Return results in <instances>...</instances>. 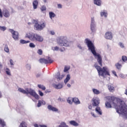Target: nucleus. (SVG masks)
I'll list each match as a JSON object with an SVG mask.
<instances>
[{
	"mask_svg": "<svg viewBox=\"0 0 127 127\" xmlns=\"http://www.w3.org/2000/svg\"><path fill=\"white\" fill-rule=\"evenodd\" d=\"M107 100V101L105 103L107 109H111L113 105L115 107L117 113L121 115L124 119L127 120V106L124 101L114 96H108Z\"/></svg>",
	"mask_w": 127,
	"mask_h": 127,
	"instance_id": "obj_1",
	"label": "nucleus"
},
{
	"mask_svg": "<svg viewBox=\"0 0 127 127\" xmlns=\"http://www.w3.org/2000/svg\"><path fill=\"white\" fill-rule=\"evenodd\" d=\"M85 42L88 47V50L91 51L95 59H97L99 65L102 67L103 66V59H102V56L100 54L97 53V52H96V48L92 41L88 39H86Z\"/></svg>",
	"mask_w": 127,
	"mask_h": 127,
	"instance_id": "obj_2",
	"label": "nucleus"
},
{
	"mask_svg": "<svg viewBox=\"0 0 127 127\" xmlns=\"http://www.w3.org/2000/svg\"><path fill=\"white\" fill-rule=\"evenodd\" d=\"M94 67H95L97 70L99 76L106 78L107 76H109V77L111 76V74H110V69H109L108 67L104 66L102 68L97 64H95Z\"/></svg>",
	"mask_w": 127,
	"mask_h": 127,
	"instance_id": "obj_3",
	"label": "nucleus"
},
{
	"mask_svg": "<svg viewBox=\"0 0 127 127\" xmlns=\"http://www.w3.org/2000/svg\"><path fill=\"white\" fill-rule=\"evenodd\" d=\"M26 38H29L31 41L35 42H43V37L41 35L32 32L27 33L25 35Z\"/></svg>",
	"mask_w": 127,
	"mask_h": 127,
	"instance_id": "obj_4",
	"label": "nucleus"
},
{
	"mask_svg": "<svg viewBox=\"0 0 127 127\" xmlns=\"http://www.w3.org/2000/svg\"><path fill=\"white\" fill-rule=\"evenodd\" d=\"M18 91L20 92V93H22V94H25V95H30V96H32V97H34L36 100H39V95L36 93L35 90L31 88H26L25 90L22 88L18 89Z\"/></svg>",
	"mask_w": 127,
	"mask_h": 127,
	"instance_id": "obj_5",
	"label": "nucleus"
},
{
	"mask_svg": "<svg viewBox=\"0 0 127 127\" xmlns=\"http://www.w3.org/2000/svg\"><path fill=\"white\" fill-rule=\"evenodd\" d=\"M46 26V23H43L41 24H38L37 21H36L35 22L34 27L36 30H38V31H41V30H43V29L45 28Z\"/></svg>",
	"mask_w": 127,
	"mask_h": 127,
	"instance_id": "obj_6",
	"label": "nucleus"
},
{
	"mask_svg": "<svg viewBox=\"0 0 127 127\" xmlns=\"http://www.w3.org/2000/svg\"><path fill=\"white\" fill-rule=\"evenodd\" d=\"M8 31L11 33L12 37L14 40H18V38H19V33H18V32L14 31L12 29H9Z\"/></svg>",
	"mask_w": 127,
	"mask_h": 127,
	"instance_id": "obj_7",
	"label": "nucleus"
},
{
	"mask_svg": "<svg viewBox=\"0 0 127 127\" xmlns=\"http://www.w3.org/2000/svg\"><path fill=\"white\" fill-rule=\"evenodd\" d=\"M96 26H97V24H96L95 18L94 17H91V24H90V30L92 32H96Z\"/></svg>",
	"mask_w": 127,
	"mask_h": 127,
	"instance_id": "obj_8",
	"label": "nucleus"
},
{
	"mask_svg": "<svg viewBox=\"0 0 127 127\" xmlns=\"http://www.w3.org/2000/svg\"><path fill=\"white\" fill-rule=\"evenodd\" d=\"M67 39L66 36H60L57 38L58 44L61 46L63 43Z\"/></svg>",
	"mask_w": 127,
	"mask_h": 127,
	"instance_id": "obj_9",
	"label": "nucleus"
},
{
	"mask_svg": "<svg viewBox=\"0 0 127 127\" xmlns=\"http://www.w3.org/2000/svg\"><path fill=\"white\" fill-rule=\"evenodd\" d=\"M39 62L40 63L44 64H48V63H53V61L50 58V57H48V60L45 59H40L39 60Z\"/></svg>",
	"mask_w": 127,
	"mask_h": 127,
	"instance_id": "obj_10",
	"label": "nucleus"
},
{
	"mask_svg": "<svg viewBox=\"0 0 127 127\" xmlns=\"http://www.w3.org/2000/svg\"><path fill=\"white\" fill-rule=\"evenodd\" d=\"M92 106L93 107H99L100 105V98L98 97H94L92 100Z\"/></svg>",
	"mask_w": 127,
	"mask_h": 127,
	"instance_id": "obj_11",
	"label": "nucleus"
},
{
	"mask_svg": "<svg viewBox=\"0 0 127 127\" xmlns=\"http://www.w3.org/2000/svg\"><path fill=\"white\" fill-rule=\"evenodd\" d=\"M104 37L106 39L111 40L113 39V33L111 32H107L105 33Z\"/></svg>",
	"mask_w": 127,
	"mask_h": 127,
	"instance_id": "obj_12",
	"label": "nucleus"
},
{
	"mask_svg": "<svg viewBox=\"0 0 127 127\" xmlns=\"http://www.w3.org/2000/svg\"><path fill=\"white\" fill-rule=\"evenodd\" d=\"M71 46V41H68L66 39L64 41L63 44H61V46H64L65 47H69Z\"/></svg>",
	"mask_w": 127,
	"mask_h": 127,
	"instance_id": "obj_13",
	"label": "nucleus"
},
{
	"mask_svg": "<svg viewBox=\"0 0 127 127\" xmlns=\"http://www.w3.org/2000/svg\"><path fill=\"white\" fill-rule=\"evenodd\" d=\"M47 109L49 110V111H52V112H55L56 113H57V112H58V109L53 107L51 105H48Z\"/></svg>",
	"mask_w": 127,
	"mask_h": 127,
	"instance_id": "obj_14",
	"label": "nucleus"
},
{
	"mask_svg": "<svg viewBox=\"0 0 127 127\" xmlns=\"http://www.w3.org/2000/svg\"><path fill=\"white\" fill-rule=\"evenodd\" d=\"M100 16L101 17L106 18V17H108V11L105 9L101 10L100 12Z\"/></svg>",
	"mask_w": 127,
	"mask_h": 127,
	"instance_id": "obj_15",
	"label": "nucleus"
},
{
	"mask_svg": "<svg viewBox=\"0 0 127 127\" xmlns=\"http://www.w3.org/2000/svg\"><path fill=\"white\" fill-rule=\"evenodd\" d=\"M55 78H56L58 81H60L62 80L63 78H64V74L61 75L60 72H57L56 75H55Z\"/></svg>",
	"mask_w": 127,
	"mask_h": 127,
	"instance_id": "obj_16",
	"label": "nucleus"
},
{
	"mask_svg": "<svg viewBox=\"0 0 127 127\" xmlns=\"http://www.w3.org/2000/svg\"><path fill=\"white\" fill-rule=\"evenodd\" d=\"M95 112L97 115L99 116H102L103 115V111H102V109H101V107L99 106H97L95 108Z\"/></svg>",
	"mask_w": 127,
	"mask_h": 127,
	"instance_id": "obj_17",
	"label": "nucleus"
},
{
	"mask_svg": "<svg viewBox=\"0 0 127 127\" xmlns=\"http://www.w3.org/2000/svg\"><path fill=\"white\" fill-rule=\"evenodd\" d=\"M3 15L5 17H9L10 16V13L9 12V11L6 9H4L3 10Z\"/></svg>",
	"mask_w": 127,
	"mask_h": 127,
	"instance_id": "obj_18",
	"label": "nucleus"
},
{
	"mask_svg": "<svg viewBox=\"0 0 127 127\" xmlns=\"http://www.w3.org/2000/svg\"><path fill=\"white\" fill-rule=\"evenodd\" d=\"M120 62H122V61H120L119 63H117L115 64V67L118 69L119 71H121L122 69V67H123V65L120 64Z\"/></svg>",
	"mask_w": 127,
	"mask_h": 127,
	"instance_id": "obj_19",
	"label": "nucleus"
},
{
	"mask_svg": "<svg viewBox=\"0 0 127 127\" xmlns=\"http://www.w3.org/2000/svg\"><path fill=\"white\" fill-rule=\"evenodd\" d=\"M93 2L94 4L97 5L98 6H101V5H102L101 0H94Z\"/></svg>",
	"mask_w": 127,
	"mask_h": 127,
	"instance_id": "obj_20",
	"label": "nucleus"
},
{
	"mask_svg": "<svg viewBox=\"0 0 127 127\" xmlns=\"http://www.w3.org/2000/svg\"><path fill=\"white\" fill-rule=\"evenodd\" d=\"M72 101L76 105H80V104H81V102H80V100H79V99H78L77 98H72Z\"/></svg>",
	"mask_w": 127,
	"mask_h": 127,
	"instance_id": "obj_21",
	"label": "nucleus"
},
{
	"mask_svg": "<svg viewBox=\"0 0 127 127\" xmlns=\"http://www.w3.org/2000/svg\"><path fill=\"white\" fill-rule=\"evenodd\" d=\"M38 6V1L37 0H35L33 1V7L34 9H36Z\"/></svg>",
	"mask_w": 127,
	"mask_h": 127,
	"instance_id": "obj_22",
	"label": "nucleus"
},
{
	"mask_svg": "<svg viewBox=\"0 0 127 127\" xmlns=\"http://www.w3.org/2000/svg\"><path fill=\"white\" fill-rule=\"evenodd\" d=\"M54 88H55V89H57L58 90L59 89H62V88H63V84H61V83H59L58 84H55L54 85Z\"/></svg>",
	"mask_w": 127,
	"mask_h": 127,
	"instance_id": "obj_23",
	"label": "nucleus"
},
{
	"mask_svg": "<svg viewBox=\"0 0 127 127\" xmlns=\"http://www.w3.org/2000/svg\"><path fill=\"white\" fill-rule=\"evenodd\" d=\"M69 124L71 126H73V127H78L79 126V124L78 123L76 122L75 121H69Z\"/></svg>",
	"mask_w": 127,
	"mask_h": 127,
	"instance_id": "obj_24",
	"label": "nucleus"
},
{
	"mask_svg": "<svg viewBox=\"0 0 127 127\" xmlns=\"http://www.w3.org/2000/svg\"><path fill=\"white\" fill-rule=\"evenodd\" d=\"M92 92L94 95H100V94H101V92H100V90L96 88H93Z\"/></svg>",
	"mask_w": 127,
	"mask_h": 127,
	"instance_id": "obj_25",
	"label": "nucleus"
},
{
	"mask_svg": "<svg viewBox=\"0 0 127 127\" xmlns=\"http://www.w3.org/2000/svg\"><path fill=\"white\" fill-rule=\"evenodd\" d=\"M49 14L50 18H51V19H53V18H54V17L56 16V14H55V13L52 11L49 12Z\"/></svg>",
	"mask_w": 127,
	"mask_h": 127,
	"instance_id": "obj_26",
	"label": "nucleus"
},
{
	"mask_svg": "<svg viewBox=\"0 0 127 127\" xmlns=\"http://www.w3.org/2000/svg\"><path fill=\"white\" fill-rule=\"evenodd\" d=\"M71 79V76H70V74H67L66 78L64 80V83L65 84H67L68 82H69V80Z\"/></svg>",
	"mask_w": 127,
	"mask_h": 127,
	"instance_id": "obj_27",
	"label": "nucleus"
},
{
	"mask_svg": "<svg viewBox=\"0 0 127 127\" xmlns=\"http://www.w3.org/2000/svg\"><path fill=\"white\" fill-rule=\"evenodd\" d=\"M107 86L108 87V89L110 92H114L115 87H114V86H113L111 85H107Z\"/></svg>",
	"mask_w": 127,
	"mask_h": 127,
	"instance_id": "obj_28",
	"label": "nucleus"
},
{
	"mask_svg": "<svg viewBox=\"0 0 127 127\" xmlns=\"http://www.w3.org/2000/svg\"><path fill=\"white\" fill-rule=\"evenodd\" d=\"M59 127H69V126L67 125L66 123L62 122L60 125L59 126Z\"/></svg>",
	"mask_w": 127,
	"mask_h": 127,
	"instance_id": "obj_29",
	"label": "nucleus"
},
{
	"mask_svg": "<svg viewBox=\"0 0 127 127\" xmlns=\"http://www.w3.org/2000/svg\"><path fill=\"white\" fill-rule=\"evenodd\" d=\"M77 48L79 49L80 51H84V50H85L84 47H83V46H82V45L80 44H77Z\"/></svg>",
	"mask_w": 127,
	"mask_h": 127,
	"instance_id": "obj_30",
	"label": "nucleus"
},
{
	"mask_svg": "<svg viewBox=\"0 0 127 127\" xmlns=\"http://www.w3.org/2000/svg\"><path fill=\"white\" fill-rule=\"evenodd\" d=\"M4 51H5V52H6V53H9V48H8V46H7V44L4 45Z\"/></svg>",
	"mask_w": 127,
	"mask_h": 127,
	"instance_id": "obj_31",
	"label": "nucleus"
},
{
	"mask_svg": "<svg viewBox=\"0 0 127 127\" xmlns=\"http://www.w3.org/2000/svg\"><path fill=\"white\" fill-rule=\"evenodd\" d=\"M0 126H1V127H5V122H4L3 120L1 119H0Z\"/></svg>",
	"mask_w": 127,
	"mask_h": 127,
	"instance_id": "obj_32",
	"label": "nucleus"
},
{
	"mask_svg": "<svg viewBox=\"0 0 127 127\" xmlns=\"http://www.w3.org/2000/svg\"><path fill=\"white\" fill-rule=\"evenodd\" d=\"M5 71L6 72V74H7V75L8 76H11V73H10V69H9V68L6 67L5 69Z\"/></svg>",
	"mask_w": 127,
	"mask_h": 127,
	"instance_id": "obj_33",
	"label": "nucleus"
},
{
	"mask_svg": "<svg viewBox=\"0 0 127 127\" xmlns=\"http://www.w3.org/2000/svg\"><path fill=\"white\" fill-rule=\"evenodd\" d=\"M29 42H30V41H25L24 40H20V43H21V44H26L27 43H29Z\"/></svg>",
	"mask_w": 127,
	"mask_h": 127,
	"instance_id": "obj_34",
	"label": "nucleus"
},
{
	"mask_svg": "<svg viewBox=\"0 0 127 127\" xmlns=\"http://www.w3.org/2000/svg\"><path fill=\"white\" fill-rule=\"evenodd\" d=\"M19 127H27V124L24 122H22L19 125Z\"/></svg>",
	"mask_w": 127,
	"mask_h": 127,
	"instance_id": "obj_35",
	"label": "nucleus"
},
{
	"mask_svg": "<svg viewBox=\"0 0 127 127\" xmlns=\"http://www.w3.org/2000/svg\"><path fill=\"white\" fill-rule=\"evenodd\" d=\"M25 67L26 68L27 70H28L29 71H30V70L31 69V64H26L25 65Z\"/></svg>",
	"mask_w": 127,
	"mask_h": 127,
	"instance_id": "obj_36",
	"label": "nucleus"
},
{
	"mask_svg": "<svg viewBox=\"0 0 127 127\" xmlns=\"http://www.w3.org/2000/svg\"><path fill=\"white\" fill-rule=\"evenodd\" d=\"M38 87L39 88V89H42L43 91H45L46 88H45V86H43V85L39 84L38 85Z\"/></svg>",
	"mask_w": 127,
	"mask_h": 127,
	"instance_id": "obj_37",
	"label": "nucleus"
},
{
	"mask_svg": "<svg viewBox=\"0 0 127 127\" xmlns=\"http://www.w3.org/2000/svg\"><path fill=\"white\" fill-rule=\"evenodd\" d=\"M66 101L67 103H68V104H69V105H72L73 104V101L72 100V98H68Z\"/></svg>",
	"mask_w": 127,
	"mask_h": 127,
	"instance_id": "obj_38",
	"label": "nucleus"
},
{
	"mask_svg": "<svg viewBox=\"0 0 127 127\" xmlns=\"http://www.w3.org/2000/svg\"><path fill=\"white\" fill-rule=\"evenodd\" d=\"M9 62L11 67H13V66H14V62L13 61V60H12V59H10Z\"/></svg>",
	"mask_w": 127,
	"mask_h": 127,
	"instance_id": "obj_39",
	"label": "nucleus"
},
{
	"mask_svg": "<svg viewBox=\"0 0 127 127\" xmlns=\"http://www.w3.org/2000/svg\"><path fill=\"white\" fill-rule=\"evenodd\" d=\"M122 60L123 62H127V57L126 56H123L122 57Z\"/></svg>",
	"mask_w": 127,
	"mask_h": 127,
	"instance_id": "obj_40",
	"label": "nucleus"
},
{
	"mask_svg": "<svg viewBox=\"0 0 127 127\" xmlns=\"http://www.w3.org/2000/svg\"><path fill=\"white\" fill-rule=\"evenodd\" d=\"M0 30H1L2 31H5V30H6V27L0 26Z\"/></svg>",
	"mask_w": 127,
	"mask_h": 127,
	"instance_id": "obj_41",
	"label": "nucleus"
},
{
	"mask_svg": "<svg viewBox=\"0 0 127 127\" xmlns=\"http://www.w3.org/2000/svg\"><path fill=\"white\" fill-rule=\"evenodd\" d=\"M29 47L31 48H35V45L33 43H31L29 44Z\"/></svg>",
	"mask_w": 127,
	"mask_h": 127,
	"instance_id": "obj_42",
	"label": "nucleus"
},
{
	"mask_svg": "<svg viewBox=\"0 0 127 127\" xmlns=\"http://www.w3.org/2000/svg\"><path fill=\"white\" fill-rule=\"evenodd\" d=\"M119 77H120V78H122V79H126V75L123 73L120 74Z\"/></svg>",
	"mask_w": 127,
	"mask_h": 127,
	"instance_id": "obj_43",
	"label": "nucleus"
},
{
	"mask_svg": "<svg viewBox=\"0 0 127 127\" xmlns=\"http://www.w3.org/2000/svg\"><path fill=\"white\" fill-rule=\"evenodd\" d=\"M119 45L121 48H124L125 47V45L122 42H120Z\"/></svg>",
	"mask_w": 127,
	"mask_h": 127,
	"instance_id": "obj_44",
	"label": "nucleus"
},
{
	"mask_svg": "<svg viewBox=\"0 0 127 127\" xmlns=\"http://www.w3.org/2000/svg\"><path fill=\"white\" fill-rule=\"evenodd\" d=\"M37 53H38L39 55H42V53H43L42 50L41 49L38 50L37 51Z\"/></svg>",
	"mask_w": 127,
	"mask_h": 127,
	"instance_id": "obj_45",
	"label": "nucleus"
},
{
	"mask_svg": "<svg viewBox=\"0 0 127 127\" xmlns=\"http://www.w3.org/2000/svg\"><path fill=\"white\" fill-rule=\"evenodd\" d=\"M41 105H42L41 100H39L38 103L37 105L38 108H40V107H41Z\"/></svg>",
	"mask_w": 127,
	"mask_h": 127,
	"instance_id": "obj_46",
	"label": "nucleus"
},
{
	"mask_svg": "<svg viewBox=\"0 0 127 127\" xmlns=\"http://www.w3.org/2000/svg\"><path fill=\"white\" fill-rule=\"evenodd\" d=\"M41 10L42 11H44L45 10H46V7L45 6H43L41 8Z\"/></svg>",
	"mask_w": 127,
	"mask_h": 127,
	"instance_id": "obj_47",
	"label": "nucleus"
},
{
	"mask_svg": "<svg viewBox=\"0 0 127 127\" xmlns=\"http://www.w3.org/2000/svg\"><path fill=\"white\" fill-rule=\"evenodd\" d=\"M39 94L40 95V96H41V97L43 96L44 95L43 92H42L40 90L39 91Z\"/></svg>",
	"mask_w": 127,
	"mask_h": 127,
	"instance_id": "obj_48",
	"label": "nucleus"
},
{
	"mask_svg": "<svg viewBox=\"0 0 127 127\" xmlns=\"http://www.w3.org/2000/svg\"><path fill=\"white\" fill-rule=\"evenodd\" d=\"M91 115L93 118H97L98 116L95 115V114L93 112L91 113Z\"/></svg>",
	"mask_w": 127,
	"mask_h": 127,
	"instance_id": "obj_49",
	"label": "nucleus"
},
{
	"mask_svg": "<svg viewBox=\"0 0 127 127\" xmlns=\"http://www.w3.org/2000/svg\"><path fill=\"white\" fill-rule=\"evenodd\" d=\"M50 33L51 35H54L55 34V32H54V31H50Z\"/></svg>",
	"mask_w": 127,
	"mask_h": 127,
	"instance_id": "obj_50",
	"label": "nucleus"
},
{
	"mask_svg": "<svg viewBox=\"0 0 127 127\" xmlns=\"http://www.w3.org/2000/svg\"><path fill=\"white\" fill-rule=\"evenodd\" d=\"M41 103L42 105H46V102H45V101L44 100H41Z\"/></svg>",
	"mask_w": 127,
	"mask_h": 127,
	"instance_id": "obj_51",
	"label": "nucleus"
},
{
	"mask_svg": "<svg viewBox=\"0 0 127 127\" xmlns=\"http://www.w3.org/2000/svg\"><path fill=\"white\" fill-rule=\"evenodd\" d=\"M39 127H47V125H39Z\"/></svg>",
	"mask_w": 127,
	"mask_h": 127,
	"instance_id": "obj_52",
	"label": "nucleus"
},
{
	"mask_svg": "<svg viewBox=\"0 0 127 127\" xmlns=\"http://www.w3.org/2000/svg\"><path fill=\"white\" fill-rule=\"evenodd\" d=\"M54 49L55 51H58L59 50V47L56 46L54 48Z\"/></svg>",
	"mask_w": 127,
	"mask_h": 127,
	"instance_id": "obj_53",
	"label": "nucleus"
},
{
	"mask_svg": "<svg viewBox=\"0 0 127 127\" xmlns=\"http://www.w3.org/2000/svg\"><path fill=\"white\" fill-rule=\"evenodd\" d=\"M69 69L67 67H64V72H68Z\"/></svg>",
	"mask_w": 127,
	"mask_h": 127,
	"instance_id": "obj_54",
	"label": "nucleus"
},
{
	"mask_svg": "<svg viewBox=\"0 0 127 127\" xmlns=\"http://www.w3.org/2000/svg\"><path fill=\"white\" fill-rule=\"evenodd\" d=\"M10 9L11 10V13H14V12H15V11L13 9V8H12V7H11Z\"/></svg>",
	"mask_w": 127,
	"mask_h": 127,
	"instance_id": "obj_55",
	"label": "nucleus"
},
{
	"mask_svg": "<svg viewBox=\"0 0 127 127\" xmlns=\"http://www.w3.org/2000/svg\"><path fill=\"white\" fill-rule=\"evenodd\" d=\"M62 7V5L61 4H58V8H61Z\"/></svg>",
	"mask_w": 127,
	"mask_h": 127,
	"instance_id": "obj_56",
	"label": "nucleus"
},
{
	"mask_svg": "<svg viewBox=\"0 0 127 127\" xmlns=\"http://www.w3.org/2000/svg\"><path fill=\"white\" fill-rule=\"evenodd\" d=\"M112 73L113 74H114V75H115V76H116V77H118V75H117V73L116 72V71H112Z\"/></svg>",
	"mask_w": 127,
	"mask_h": 127,
	"instance_id": "obj_57",
	"label": "nucleus"
},
{
	"mask_svg": "<svg viewBox=\"0 0 127 127\" xmlns=\"http://www.w3.org/2000/svg\"><path fill=\"white\" fill-rule=\"evenodd\" d=\"M0 17H2V12H1V9L0 8Z\"/></svg>",
	"mask_w": 127,
	"mask_h": 127,
	"instance_id": "obj_58",
	"label": "nucleus"
},
{
	"mask_svg": "<svg viewBox=\"0 0 127 127\" xmlns=\"http://www.w3.org/2000/svg\"><path fill=\"white\" fill-rule=\"evenodd\" d=\"M18 9L19 10L20 9H23V7L22 6H18Z\"/></svg>",
	"mask_w": 127,
	"mask_h": 127,
	"instance_id": "obj_59",
	"label": "nucleus"
},
{
	"mask_svg": "<svg viewBox=\"0 0 127 127\" xmlns=\"http://www.w3.org/2000/svg\"><path fill=\"white\" fill-rule=\"evenodd\" d=\"M59 50H60V51L61 52H64V49L60 48V49H59Z\"/></svg>",
	"mask_w": 127,
	"mask_h": 127,
	"instance_id": "obj_60",
	"label": "nucleus"
},
{
	"mask_svg": "<svg viewBox=\"0 0 127 127\" xmlns=\"http://www.w3.org/2000/svg\"><path fill=\"white\" fill-rule=\"evenodd\" d=\"M92 108H93V107L92 106V105H89L88 106V109L89 110H92Z\"/></svg>",
	"mask_w": 127,
	"mask_h": 127,
	"instance_id": "obj_61",
	"label": "nucleus"
},
{
	"mask_svg": "<svg viewBox=\"0 0 127 127\" xmlns=\"http://www.w3.org/2000/svg\"><path fill=\"white\" fill-rule=\"evenodd\" d=\"M34 127H39V125H38V124H34Z\"/></svg>",
	"mask_w": 127,
	"mask_h": 127,
	"instance_id": "obj_62",
	"label": "nucleus"
},
{
	"mask_svg": "<svg viewBox=\"0 0 127 127\" xmlns=\"http://www.w3.org/2000/svg\"><path fill=\"white\" fill-rule=\"evenodd\" d=\"M36 77L38 78V77H40V73H37Z\"/></svg>",
	"mask_w": 127,
	"mask_h": 127,
	"instance_id": "obj_63",
	"label": "nucleus"
},
{
	"mask_svg": "<svg viewBox=\"0 0 127 127\" xmlns=\"http://www.w3.org/2000/svg\"><path fill=\"white\" fill-rule=\"evenodd\" d=\"M67 86L68 87V88H70V87H71V84L68 83L67 84Z\"/></svg>",
	"mask_w": 127,
	"mask_h": 127,
	"instance_id": "obj_64",
	"label": "nucleus"
}]
</instances>
